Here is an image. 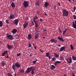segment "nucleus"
<instances>
[{"label": "nucleus", "mask_w": 76, "mask_h": 76, "mask_svg": "<svg viewBox=\"0 0 76 76\" xmlns=\"http://www.w3.org/2000/svg\"><path fill=\"white\" fill-rule=\"evenodd\" d=\"M15 66L16 67H17V68H19V67H20L21 66V65L19 64L18 62H17L16 63H15Z\"/></svg>", "instance_id": "7"}, {"label": "nucleus", "mask_w": 76, "mask_h": 76, "mask_svg": "<svg viewBox=\"0 0 76 76\" xmlns=\"http://www.w3.org/2000/svg\"><path fill=\"white\" fill-rule=\"evenodd\" d=\"M67 31V28H66L65 30L63 31V35L65 34V33Z\"/></svg>", "instance_id": "31"}, {"label": "nucleus", "mask_w": 76, "mask_h": 76, "mask_svg": "<svg viewBox=\"0 0 76 76\" xmlns=\"http://www.w3.org/2000/svg\"><path fill=\"white\" fill-rule=\"evenodd\" d=\"M61 63L60 61H57L54 63V64L55 65V66H57V64H59V63Z\"/></svg>", "instance_id": "20"}, {"label": "nucleus", "mask_w": 76, "mask_h": 76, "mask_svg": "<svg viewBox=\"0 0 76 76\" xmlns=\"http://www.w3.org/2000/svg\"><path fill=\"white\" fill-rule=\"evenodd\" d=\"M50 56H48V58H50Z\"/></svg>", "instance_id": "59"}, {"label": "nucleus", "mask_w": 76, "mask_h": 76, "mask_svg": "<svg viewBox=\"0 0 76 76\" xmlns=\"http://www.w3.org/2000/svg\"><path fill=\"white\" fill-rule=\"evenodd\" d=\"M29 24H28V23L27 22H25L24 24L23 25V29H25L28 26Z\"/></svg>", "instance_id": "6"}, {"label": "nucleus", "mask_w": 76, "mask_h": 76, "mask_svg": "<svg viewBox=\"0 0 76 76\" xmlns=\"http://www.w3.org/2000/svg\"><path fill=\"white\" fill-rule=\"evenodd\" d=\"M50 54L49 52H47L46 53V57H48L49 56H50Z\"/></svg>", "instance_id": "24"}, {"label": "nucleus", "mask_w": 76, "mask_h": 76, "mask_svg": "<svg viewBox=\"0 0 76 76\" xmlns=\"http://www.w3.org/2000/svg\"><path fill=\"white\" fill-rule=\"evenodd\" d=\"M41 52L42 53H43L44 52V50H41Z\"/></svg>", "instance_id": "56"}, {"label": "nucleus", "mask_w": 76, "mask_h": 76, "mask_svg": "<svg viewBox=\"0 0 76 76\" xmlns=\"http://www.w3.org/2000/svg\"><path fill=\"white\" fill-rule=\"evenodd\" d=\"M72 57L73 60H74V61H76V57L74 56H72Z\"/></svg>", "instance_id": "26"}, {"label": "nucleus", "mask_w": 76, "mask_h": 76, "mask_svg": "<svg viewBox=\"0 0 76 76\" xmlns=\"http://www.w3.org/2000/svg\"><path fill=\"white\" fill-rule=\"evenodd\" d=\"M18 22H19V20L15 19L13 22V23L14 25H18Z\"/></svg>", "instance_id": "5"}, {"label": "nucleus", "mask_w": 76, "mask_h": 76, "mask_svg": "<svg viewBox=\"0 0 76 76\" xmlns=\"http://www.w3.org/2000/svg\"><path fill=\"white\" fill-rule=\"evenodd\" d=\"M16 67V66H15V65H13V64L12 65V69L15 71V70L16 69V67Z\"/></svg>", "instance_id": "22"}, {"label": "nucleus", "mask_w": 76, "mask_h": 76, "mask_svg": "<svg viewBox=\"0 0 76 76\" xmlns=\"http://www.w3.org/2000/svg\"><path fill=\"white\" fill-rule=\"evenodd\" d=\"M49 3L47 2H46L45 3L44 6V7H47L49 6Z\"/></svg>", "instance_id": "14"}, {"label": "nucleus", "mask_w": 76, "mask_h": 76, "mask_svg": "<svg viewBox=\"0 0 76 76\" xmlns=\"http://www.w3.org/2000/svg\"><path fill=\"white\" fill-rule=\"evenodd\" d=\"M35 34V39H37L38 38V35L39 34H37V33Z\"/></svg>", "instance_id": "29"}, {"label": "nucleus", "mask_w": 76, "mask_h": 76, "mask_svg": "<svg viewBox=\"0 0 76 76\" xmlns=\"http://www.w3.org/2000/svg\"><path fill=\"white\" fill-rule=\"evenodd\" d=\"M7 51H4L3 53L2 54V56H5V54H6V53H7Z\"/></svg>", "instance_id": "27"}, {"label": "nucleus", "mask_w": 76, "mask_h": 76, "mask_svg": "<svg viewBox=\"0 0 76 76\" xmlns=\"http://www.w3.org/2000/svg\"><path fill=\"white\" fill-rule=\"evenodd\" d=\"M35 4L36 6H38V5H39V1H36V2L35 3Z\"/></svg>", "instance_id": "25"}, {"label": "nucleus", "mask_w": 76, "mask_h": 76, "mask_svg": "<svg viewBox=\"0 0 76 76\" xmlns=\"http://www.w3.org/2000/svg\"><path fill=\"white\" fill-rule=\"evenodd\" d=\"M31 24L33 26L34 25V22H33V21H32Z\"/></svg>", "instance_id": "47"}, {"label": "nucleus", "mask_w": 76, "mask_h": 76, "mask_svg": "<svg viewBox=\"0 0 76 76\" xmlns=\"http://www.w3.org/2000/svg\"><path fill=\"white\" fill-rule=\"evenodd\" d=\"M36 61H34L33 62V64H35L36 63Z\"/></svg>", "instance_id": "45"}, {"label": "nucleus", "mask_w": 76, "mask_h": 76, "mask_svg": "<svg viewBox=\"0 0 76 76\" xmlns=\"http://www.w3.org/2000/svg\"><path fill=\"white\" fill-rule=\"evenodd\" d=\"M6 35H7H7H9V33H7L6 34Z\"/></svg>", "instance_id": "57"}, {"label": "nucleus", "mask_w": 76, "mask_h": 76, "mask_svg": "<svg viewBox=\"0 0 76 76\" xmlns=\"http://www.w3.org/2000/svg\"><path fill=\"white\" fill-rule=\"evenodd\" d=\"M34 22L35 23V25L36 28H37L38 26V24H39V22L38 21L36 20L34 21Z\"/></svg>", "instance_id": "8"}, {"label": "nucleus", "mask_w": 76, "mask_h": 76, "mask_svg": "<svg viewBox=\"0 0 76 76\" xmlns=\"http://www.w3.org/2000/svg\"><path fill=\"white\" fill-rule=\"evenodd\" d=\"M64 76H67V75H64Z\"/></svg>", "instance_id": "63"}, {"label": "nucleus", "mask_w": 76, "mask_h": 76, "mask_svg": "<svg viewBox=\"0 0 76 76\" xmlns=\"http://www.w3.org/2000/svg\"><path fill=\"white\" fill-rule=\"evenodd\" d=\"M72 69L73 70H75V68L74 67H72Z\"/></svg>", "instance_id": "54"}, {"label": "nucleus", "mask_w": 76, "mask_h": 76, "mask_svg": "<svg viewBox=\"0 0 76 76\" xmlns=\"http://www.w3.org/2000/svg\"><path fill=\"white\" fill-rule=\"evenodd\" d=\"M73 9H74V12H75V10L76 9V7H74L73 8Z\"/></svg>", "instance_id": "41"}, {"label": "nucleus", "mask_w": 76, "mask_h": 76, "mask_svg": "<svg viewBox=\"0 0 76 76\" xmlns=\"http://www.w3.org/2000/svg\"><path fill=\"white\" fill-rule=\"evenodd\" d=\"M44 31H47L46 30H44Z\"/></svg>", "instance_id": "62"}, {"label": "nucleus", "mask_w": 76, "mask_h": 76, "mask_svg": "<svg viewBox=\"0 0 76 76\" xmlns=\"http://www.w3.org/2000/svg\"><path fill=\"white\" fill-rule=\"evenodd\" d=\"M7 75L8 76H12V75L10 73H8Z\"/></svg>", "instance_id": "38"}, {"label": "nucleus", "mask_w": 76, "mask_h": 76, "mask_svg": "<svg viewBox=\"0 0 76 76\" xmlns=\"http://www.w3.org/2000/svg\"><path fill=\"white\" fill-rule=\"evenodd\" d=\"M11 6L12 7H15V3L13 2H12Z\"/></svg>", "instance_id": "23"}, {"label": "nucleus", "mask_w": 76, "mask_h": 76, "mask_svg": "<svg viewBox=\"0 0 76 76\" xmlns=\"http://www.w3.org/2000/svg\"><path fill=\"white\" fill-rule=\"evenodd\" d=\"M43 38L44 39L45 38V37H43Z\"/></svg>", "instance_id": "64"}, {"label": "nucleus", "mask_w": 76, "mask_h": 76, "mask_svg": "<svg viewBox=\"0 0 76 76\" xmlns=\"http://www.w3.org/2000/svg\"><path fill=\"white\" fill-rule=\"evenodd\" d=\"M1 65H2V66H5V65L6 64V63L5 62H4V61H2L1 62Z\"/></svg>", "instance_id": "21"}, {"label": "nucleus", "mask_w": 76, "mask_h": 76, "mask_svg": "<svg viewBox=\"0 0 76 76\" xmlns=\"http://www.w3.org/2000/svg\"><path fill=\"white\" fill-rule=\"evenodd\" d=\"M74 21L75 22H75H72V26L75 29H76V20H75Z\"/></svg>", "instance_id": "10"}, {"label": "nucleus", "mask_w": 76, "mask_h": 76, "mask_svg": "<svg viewBox=\"0 0 76 76\" xmlns=\"http://www.w3.org/2000/svg\"><path fill=\"white\" fill-rule=\"evenodd\" d=\"M19 70L20 72H21V73H24L25 72L24 70L22 69H20Z\"/></svg>", "instance_id": "30"}, {"label": "nucleus", "mask_w": 76, "mask_h": 76, "mask_svg": "<svg viewBox=\"0 0 76 76\" xmlns=\"http://www.w3.org/2000/svg\"><path fill=\"white\" fill-rule=\"evenodd\" d=\"M32 53H31L30 54V55L29 56V57H32Z\"/></svg>", "instance_id": "49"}, {"label": "nucleus", "mask_w": 76, "mask_h": 76, "mask_svg": "<svg viewBox=\"0 0 76 76\" xmlns=\"http://www.w3.org/2000/svg\"><path fill=\"white\" fill-rule=\"evenodd\" d=\"M31 37H32L31 34H29L28 35V37L27 38L28 39H31Z\"/></svg>", "instance_id": "18"}, {"label": "nucleus", "mask_w": 76, "mask_h": 76, "mask_svg": "<svg viewBox=\"0 0 76 76\" xmlns=\"http://www.w3.org/2000/svg\"><path fill=\"white\" fill-rule=\"evenodd\" d=\"M61 59H63V57H61Z\"/></svg>", "instance_id": "61"}, {"label": "nucleus", "mask_w": 76, "mask_h": 76, "mask_svg": "<svg viewBox=\"0 0 76 76\" xmlns=\"http://www.w3.org/2000/svg\"><path fill=\"white\" fill-rule=\"evenodd\" d=\"M66 61L69 64L72 63V58L71 57H70L69 58H68V59L66 60Z\"/></svg>", "instance_id": "11"}, {"label": "nucleus", "mask_w": 76, "mask_h": 76, "mask_svg": "<svg viewBox=\"0 0 76 76\" xmlns=\"http://www.w3.org/2000/svg\"><path fill=\"white\" fill-rule=\"evenodd\" d=\"M44 14L45 16H47V14L45 12H44Z\"/></svg>", "instance_id": "55"}, {"label": "nucleus", "mask_w": 76, "mask_h": 76, "mask_svg": "<svg viewBox=\"0 0 76 76\" xmlns=\"http://www.w3.org/2000/svg\"><path fill=\"white\" fill-rule=\"evenodd\" d=\"M51 42L52 43H54V44H56L57 42V40L56 39H52L50 40Z\"/></svg>", "instance_id": "4"}, {"label": "nucleus", "mask_w": 76, "mask_h": 76, "mask_svg": "<svg viewBox=\"0 0 76 76\" xmlns=\"http://www.w3.org/2000/svg\"><path fill=\"white\" fill-rule=\"evenodd\" d=\"M7 37L9 39H11V40H12L13 38V37L12 35H11V34L7 35Z\"/></svg>", "instance_id": "9"}, {"label": "nucleus", "mask_w": 76, "mask_h": 76, "mask_svg": "<svg viewBox=\"0 0 76 76\" xmlns=\"http://www.w3.org/2000/svg\"><path fill=\"white\" fill-rule=\"evenodd\" d=\"M51 60L52 61H54L56 60V59L55 57H53V58H52Z\"/></svg>", "instance_id": "33"}, {"label": "nucleus", "mask_w": 76, "mask_h": 76, "mask_svg": "<svg viewBox=\"0 0 76 76\" xmlns=\"http://www.w3.org/2000/svg\"><path fill=\"white\" fill-rule=\"evenodd\" d=\"M5 22H6V23H7V24H9V21L8 20H6L5 21Z\"/></svg>", "instance_id": "39"}, {"label": "nucleus", "mask_w": 76, "mask_h": 76, "mask_svg": "<svg viewBox=\"0 0 76 76\" xmlns=\"http://www.w3.org/2000/svg\"><path fill=\"white\" fill-rule=\"evenodd\" d=\"M57 39H59V41H62L63 42H64V40L62 38L60 37V36H58V37Z\"/></svg>", "instance_id": "13"}, {"label": "nucleus", "mask_w": 76, "mask_h": 76, "mask_svg": "<svg viewBox=\"0 0 76 76\" xmlns=\"http://www.w3.org/2000/svg\"><path fill=\"white\" fill-rule=\"evenodd\" d=\"M7 47L9 50H11V49H13V47H12V46L10 45L9 44H7Z\"/></svg>", "instance_id": "12"}, {"label": "nucleus", "mask_w": 76, "mask_h": 76, "mask_svg": "<svg viewBox=\"0 0 76 76\" xmlns=\"http://www.w3.org/2000/svg\"><path fill=\"white\" fill-rule=\"evenodd\" d=\"M33 22L34 21H36V20H37V19H38V17H37V16H36L33 18Z\"/></svg>", "instance_id": "19"}, {"label": "nucleus", "mask_w": 76, "mask_h": 76, "mask_svg": "<svg viewBox=\"0 0 76 76\" xmlns=\"http://www.w3.org/2000/svg\"><path fill=\"white\" fill-rule=\"evenodd\" d=\"M50 69H51V70H54L53 68H52V67H51L50 68Z\"/></svg>", "instance_id": "53"}, {"label": "nucleus", "mask_w": 76, "mask_h": 76, "mask_svg": "<svg viewBox=\"0 0 76 76\" xmlns=\"http://www.w3.org/2000/svg\"><path fill=\"white\" fill-rule=\"evenodd\" d=\"M57 46H58L59 47H61V45L59 44L57 45Z\"/></svg>", "instance_id": "44"}, {"label": "nucleus", "mask_w": 76, "mask_h": 76, "mask_svg": "<svg viewBox=\"0 0 76 76\" xmlns=\"http://www.w3.org/2000/svg\"><path fill=\"white\" fill-rule=\"evenodd\" d=\"M53 7H54V10H56V5H54L53 6Z\"/></svg>", "instance_id": "40"}, {"label": "nucleus", "mask_w": 76, "mask_h": 76, "mask_svg": "<svg viewBox=\"0 0 76 76\" xmlns=\"http://www.w3.org/2000/svg\"><path fill=\"white\" fill-rule=\"evenodd\" d=\"M14 15H15V13H13V14H10V19H13V18L15 17V16H14Z\"/></svg>", "instance_id": "15"}, {"label": "nucleus", "mask_w": 76, "mask_h": 76, "mask_svg": "<svg viewBox=\"0 0 76 76\" xmlns=\"http://www.w3.org/2000/svg\"><path fill=\"white\" fill-rule=\"evenodd\" d=\"M36 69V68L34 67V66H32L30 67H28L27 68L26 71V73H29L31 71V73L32 75H34L35 74V69Z\"/></svg>", "instance_id": "1"}, {"label": "nucleus", "mask_w": 76, "mask_h": 76, "mask_svg": "<svg viewBox=\"0 0 76 76\" xmlns=\"http://www.w3.org/2000/svg\"><path fill=\"white\" fill-rule=\"evenodd\" d=\"M57 4L59 5V6H60V3H58Z\"/></svg>", "instance_id": "50"}, {"label": "nucleus", "mask_w": 76, "mask_h": 76, "mask_svg": "<svg viewBox=\"0 0 76 76\" xmlns=\"http://www.w3.org/2000/svg\"><path fill=\"white\" fill-rule=\"evenodd\" d=\"M3 23L1 21H0V27H2L3 26Z\"/></svg>", "instance_id": "32"}, {"label": "nucleus", "mask_w": 76, "mask_h": 76, "mask_svg": "<svg viewBox=\"0 0 76 76\" xmlns=\"http://www.w3.org/2000/svg\"><path fill=\"white\" fill-rule=\"evenodd\" d=\"M36 14L37 15H39L40 13H39V11H37L36 12Z\"/></svg>", "instance_id": "37"}, {"label": "nucleus", "mask_w": 76, "mask_h": 76, "mask_svg": "<svg viewBox=\"0 0 76 76\" xmlns=\"http://www.w3.org/2000/svg\"><path fill=\"white\" fill-rule=\"evenodd\" d=\"M34 49H35V50H36L37 49V47L36 46H34Z\"/></svg>", "instance_id": "51"}, {"label": "nucleus", "mask_w": 76, "mask_h": 76, "mask_svg": "<svg viewBox=\"0 0 76 76\" xmlns=\"http://www.w3.org/2000/svg\"><path fill=\"white\" fill-rule=\"evenodd\" d=\"M21 54L20 53H19L18 54H17V56H20Z\"/></svg>", "instance_id": "43"}, {"label": "nucleus", "mask_w": 76, "mask_h": 76, "mask_svg": "<svg viewBox=\"0 0 76 76\" xmlns=\"http://www.w3.org/2000/svg\"><path fill=\"white\" fill-rule=\"evenodd\" d=\"M33 46L34 47H35V45H34V44H33Z\"/></svg>", "instance_id": "60"}, {"label": "nucleus", "mask_w": 76, "mask_h": 76, "mask_svg": "<svg viewBox=\"0 0 76 76\" xmlns=\"http://www.w3.org/2000/svg\"><path fill=\"white\" fill-rule=\"evenodd\" d=\"M43 20H42V19L40 18V20L39 21H40V22H42V21H43Z\"/></svg>", "instance_id": "46"}, {"label": "nucleus", "mask_w": 76, "mask_h": 76, "mask_svg": "<svg viewBox=\"0 0 76 76\" xmlns=\"http://www.w3.org/2000/svg\"><path fill=\"white\" fill-rule=\"evenodd\" d=\"M35 60H36V61H36V62H37V61H38V59H35Z\"/></svg>", "instance_id": "58"}, {"label": "nucleus", "mask_w": 76, "mask_h": 76, "mask_svg": "<svg viewBox=\"0 0 76 76\" xmlns=\"http://www.w3.org/2000/svg\"><path fill=\"white\" fill-rule=\"evenodd\" d=\"M70 46L71 50H73V47L72 45H70Z\"/></svg>", "instance_id": "36"}, {"label": "nucleus", "mask_w": 76, "mask_h": 76, "mask_svg": "<svg viewBox=\"0 0 76 76\" xmlns=\"http://www.w3.org/2000/svg\"><path fill=\"white\" fill-rule=\"evenodd\" d=\"M24 7L26 8L29 6L28 1H25L23 3Z\"/></svg>", "instance_id": "3"}, {"label": "nucleus", "mask_w": 76, "mask_h": 76, "mask_svg": "<svg viewBox=\"0 0 76 76\" xmlns=\"http://www.w3.org/2000/svg\"><path fill=\"white\" fill-rule=\"evenodd\" d=\"M60 51H65V47L63 46L61 47L60 50Z\"/></svg>", "instance_id": "17"}, {"label": "nucleus", "mask_w": 76, "mask_h": 76, "mask_svg": "<svg viewBox=\"0 0 76 76\" xmlns=\"http://www.w3.org/2000/svg\"><path fill=\"white\" fill-rule=\"evenodd\" d=\"M61 11L63 13V16L64 17V16H69V12L67 11L64 9H62Z\"/></svg>", "instance_id": "2"}, {"label": "nucleus", "mask_w": 76, "mask_h": 76, "mask_svg": "<svg viewBox=\"0 0 76 76\" xmlns=\"http://www.w3.org/2000/svg\"><path fill=\"white\" fill-rule=\"evenodd\" d=\"M54 55H55V57H56V58L58 57L59 56L57 54V53H54Z\"/></svg>", "instance_id": "28"}, {"label": "nucleus", "mask_w": 76, "mask_h": 76, "mask_svg": "<svg viewBox=\"0 0 76 76\" xmlns=\"http://www.w3.org/2000/svg\"><path fill=\"white\" fill-rule=\"evenodd\" d=\"M73 19H76V16L75 15H74L73 16Z\"/></svg>", "instance_id": "34"}, {"label": "nucleus", "mask_w": 76, "mask_h": 76, "mask_svg": "<svg viewBox=\"0 0 76 76\" xmlns=\"http://www.w3.org/2000/svg\"><path fill=\"white\" fill-rule=\"evenodd\" d=\"M18 32V30L16 29H14L11 32L13 34H16V32Z\"/></svg>", "instance_id": "16"}, {"label": "nucleus", "mask_w": 76, "mask_h": 76, "mask_svg": "<svg viewBox=\"0 0 76 76\" xmlns=\"http://www.w3.org/2000/svg\"><path fill=\"white\" fill-rule=\"evenodd\" d=\"M31 44L29 42H28V48L31 47Z\"/></svg>", "instance_id": "35"}, {"label": "nucleus", "mask_w": 76, "mask_h": 76, "mask_svg": "<svg viewBox=\"0 0 76 76\" xmlns=\"http://www.w3.org/2000/svg\"><path fill=\"white\" fill-rule=\"evenodd\" d=\"M18 35H18V34H16L15 35H14V37H18Z\"/></svg>", "instance_id": "48"}, {"label": "nucleus", "mask_w": 76, "mask_h": 76, "mask_svg": "<svg viewBox=\"0 0 76 76\" xmlns=\"http://www.w3.org/2000/svg\"><path fill=\"white\" fill-rule=\"evenodd\" d=\"M38 31H36V32H35V34H38Z\"/></svg>", "instance_id": "52"}, {"label": "nucleus", "mask_w": 76, "mask_h": 76, "mask_svg": "<svg viewBox=\"0 0 76 76\" xmlns=\"http://www.w3.org/2000/svg\"><path fill=\"white\" fill-rule=\"evenodd\" d=\"M51 67H53V68H54V69H55L56 68V66H54V65H52Z\"/></svg>", "instance_id": "42"}]
</instances>
